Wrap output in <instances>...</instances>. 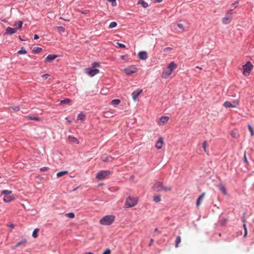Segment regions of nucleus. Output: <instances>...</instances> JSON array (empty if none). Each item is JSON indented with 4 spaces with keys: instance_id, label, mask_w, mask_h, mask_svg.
<instances>
[{
    "instance_id": "obj_4",
    "label": "nucleus",
    "mask_w": 254,
    "mask_h": 254,
    "mask_svg": "<svg viewBox=\"0 0 254 254\" xmlns=\"http://www.w3.org/2000/svg\"><path fill=\"white\" fill-rule=\"evenodd\" d=\"M253 68V64L250 62H247L246 64L243 66V74L245 75H249Z\"/></svg>"
},
{
    "instance_id": "obj_42",
    "label": "nucleus",
    "mask_w": 254,
    "mask_h": 254,
    "mask_svg": "<svg viewBox=\"0 0 254 254\" xmlns=\"http://www.w3.org/2000/svg\"><path fill=\"white\" fill-rule=\"evenodd\" d=\"M112 104L117 105L120 103V100L119 99H114L112 101Z\"/></svg>"
},
{
    "instance_id": "obj_16",
    "label": "nucleus",
    "mask_w": 254,
    "mask_h": 254,
    "mask_svg": "<svg viewBox=\"0 0 254 254\" xmlns=\"http://www.w3.org/2000/svg\"><path fill=\"white\" fill-rule=\"evenodd\" d=\"M58 57L56 55H49L45 59L46 62H51Z\"/></svg>"
},
{
    "instance_id": "obj_21",
    "label": "nucleus",
    "mask_w": 254,
    "mask_h": 254,
    "mask_svg": "<svg viewBox=\"0 0 254 254\" xmlns=\"http://www.w3.org/2000/svg\"><path fill=\"white\" fill-rule=\"evenodd\" d=\"M14 199V197L13 196L5 195L3 197V200L5 202H8Z\"/></svg>"
},
{
    "instance_id": "obj_53",
    "label": "nucleus",
    "mask_w": 254,
    "mask_h": 254,
    "mask_svg": "<svg viewBox=\"0 0 254 254\" xmlns=\"http://www.w3.org/2000/svg\"><path fill=\"white\" fill-rule=\"evenodd\" d=\"M39 39V36L37 34H35L34 36V39L37 40Z\"/></svg>"
},
{
    "instance_id": "obj_6",
    "label": "nucleus",
    "mask_w": 254,
    "mask_h": 254,
    "mask_svg": "<svg viewBox=\"0 0 254 254\" xmlns=\"http://www.w3.org/2000/svg\"><path fill=\"white\" fill-rule=\"evenodd\" d=\"M125 73L129 75L137 71V68L134 65H131L124 69Z\"/></svg>"
},
{
    "instance_id": "obj_15",
    "label": "nucleus",
    "mask_w": 254,
    "mask_h": 254,
    "mask_svg": "<svg viewBox=\"0 0 254 254\" xmlns=\"http://www.w3.org/2000/svg\"><path fill=\"white\" fill-rule=\"evenodd\" d=\"M16 28H13L10 27H7L6 28L4 34L11 35L16 32Z\"/></svg>"
},
{
    "instance_id": "obj_38",
    "label": "nucleus",
    "mask_w": 254,
    "mask_h": 254,
    "mask_svg": "<svg viewBox=\"0 0 254 254\" xmlns=\"http://www.w3.org/2000/svg\"><path fill=\"white\" fill-rule=\"evenodd\" d=\"M207 146V142L206 141H204L202 143V148L204 150V151L206 152V147Z\"/></svg>"
},
{
    "instance_id": "obj_29",
    "label": "nucleus",
    "mask_w": 254,
    "mask_h": 254,
    "mask_svg": "<svg viewBox=\"0 0 254 254\" xmlns=\"http://www.w3.org/2000/svg\"><path fill=\"white\" fill-rule=\"evenodd\" d=\"M219 189L224 194L227 193L226 189L223 185H219Z\"/></svg>"
},
{
    "instance_id": "obj_23",
    "label": "nucleus",
    "mask_w": 254,
    "mask_h": 254,
    "mask_svg": "<svg viewBox=\"0 0 254 254\" xmlns=\"http://www.w3.org/2000/svg\"><path fill=\"white\" fill-rule=\"evenodd\" d=\"M204 196V193H202L197 198V200H196V205H197V206H199L200 205L201 201L203 198Z\"/></svg>"
},
{
    "instance_id": "obj_28",
    "label": "nucleus",
    "mask_w": 254,
    "mask_h": 254,
    "mask_svg": "<svg viewBox=\"0 0 254 254\" xmlns=\"http://www.w3.org/2000/svg\"><path fill=\"white\" fill-rule=\"evenodd\" d=\"M27 243V241L25 239H23L21 241L18 242L15 246V247H18L20 245H25Z\"/></svg>"
},
{
    "instance_id": "obj_52",
    "label": "nucleus",
    "mask_w": 254,
    "mask_h": 254,
    "mask_svg": "<svg viewBox=\"0 0 254 254\" xmlns=\"http://www.w3.org/2000/svg\"><path fill=\"white\" fill-rule=\"evenodd\" d=\"M111 253V251L110 249H107L103 253V254H110Z\"/></svg>"
},
{
    "instance_id": "obj_17",
    "label": "nucleus",
    "mask_w": 254,
    "mask_h": 254,
    "mask_svg": "<svg viewBox=\"0 0 254 254\" xmlns=\"http://www.w3.org/2000/svg\"><path fill=\"white\" fill-rule=\"evenodd\" d=\"M22 24L23 22L22 21H18L17 22H15L14 24V27H15L14 28H16V30L17 29H20L22 27Z\"/></svg>"
},
{
    "instance_id": "obj_8",
    "label": "nucleus",
    "mask_w": 254,
    "mask_h": 254,
    "mask_svg": "<svg viewBox=\"0 0 254 254\" xmlns=\"http://www.w3.org/2000/svg\"><path fill=\"white\" fill-rule=\"evenodd\" d=\"M239 102V101L238 100L234 101L233 103L229 101H226L224 102L223 106L226 108H235L238 105Z\"/></svg>"
},
{
    "instance_id": "obj_44",
    "label": "nucleus",
    "mask_w": 254,
    "mask_h": 254,
    "mask_svg": "<svg viewBox=\"0 0 254 254\" xmlns=\"http://www.w3.org/2000/svg\"><path fill=\"white\" fill-rule=\"evenodd\" d=\"M177 26L178 27V28H179L180 29H181L182 30V31H185V29H184V25L183 24H181V23H178L177 24Z\"/></svg>"
},
{
    "instance_id": "obj_39",
    "label": "nucleus",
    "mask_w": 254,
    "mask_h": 254,
    "mask_svg": "<svg viewBox=\"0 0 254 254\" xmlns=\"http://www.w3.org/2000/svg\"><path fill=\"white\" fill-rule=\"evenodd\" d=\"M248 127L249 130H250V131L251 132V135L253 136L254 135V131L253 127L250 125H249Z\"/></svg>"
},
{
    "instance_id": "obj_33",
    "label": "nucleus",
    "mask_w": 254,
    "mask_h": 254,
    "mask_svg": "<svg viewBox=\"0 0 254 254\" xmlns=\"http://www.w3.org/2000/svg\"><path fill=\"white\" fill-rule=\"evenodd\" d=\"M39 231V229L36 228L34 229L32 233V237L33 238H37L38 237L37 233Z\"/></svg>"
},
{
    "instance_id": "obj_2",
    "label": "nucleus",
    "mask_w": 254,
    "mask_h": 254,
    "mask_svg": "<svg viewBox=\"0 0 254 254\" xmlns=\"http://www.w3.org/2000/svg\"><path fill=\"white\" fill-rule=\"evenodd\" d=\"M153 189L154 191H160L162 190L167 191L171 190V188L164 187L163 183L159 181H157L154 184Z\"/></svg>"
},
{
    "instance_id": "obj_20",
    "label": "nucleus",
    "mask_w": 254,
    "mask_h": 254,
    "mask_svg": "<svg viewBox=\"0 0 254 254\" xmlns=\"http://www.w3.org/2000/svg\"><path fill=\"white\" fill-rule=\"evenodd\" d=\"M137 4L141 5L143 8H146L148 6V3L143 0H139Z\"/></svg>"
},
{
    "instance_id": "obj_5",
    "label": "nucleus",
    "mask_w": 254,
    "mask_h": 254,
    "mask_svg": "<svg viewBox=\"0 0 254 254\" xmlns=\"http://www.w3.org/2000/svg\"><path fill=\"white\" fill-rule=\"evenodd\" d=\"M111 172L109 170H102L98 172L96 175V178L98 180L104 179L106 177L109 175Z\"/></svg>"
},
{
    "instance_id": "obj_40",
    "label": "nucleus",
    "mask_w": 254,
    "mask_h": 254,
    "mask_svg": "<svg viewBox=\"0 0 254 254\" xmlns=\"http://www.w3.org/2000/svg\"><path fill=\"white\" fill-rule=\"evenodd\" d=\"M55 28L59 29L61 32H64L65 31L64 28L61 26H56Z\"/></svg>"
},
{
    "instance_id": "obj_34",
    "label": "nucleus",
    "mask_w": 254,
    "mask_h": 254,
    "mask_svg": "<svg viewBox=\"0 0 254 254\" xmlns=\"http://www.w3.org/2000/svg\"><path fill=\"white\" fill-rule=\"evenodd\" d=\"M17 53L19 55L26 54L27 53V51L23 47H22L20 50L18 51Z\"/></svg>"
},
{
    "instance_id": "obj_55",
    "label": "nucleus",
    "mask_w": 254,
    "mask_h": 254,
    "mask_svg": "<svg viewBox=\"0 0 254 254\" xmlns=\"http://www.w3.org/2000/svg\"><path fill=\"white\" fill-rule=\"evenodd\" d=\"M8 227H9L11 228H13L14 225L13 224H10L9 225H8Z\"/></svg>"
},
{
    "instance_id": "obj_11",
    "label": "nucleus",
    "mask_w": 254,
    "mask_h": 254,
    "mask_svg": "<svg viewBox=\"0 0 254 254\" xmlns=\"http://www.w3.org/2000/svg\"><path fill=\"white\" fill-rule=\"evenodd\" d=\"M169 119V117L167 116H162L158 120V124L159 125H163L167 123Z\"/></svg>"
},
{
    "instance_id": "obj_7",
    "label": "nucleus",
    "mask_w": 254,
    "mask_h": 254,
    "mask_svg": "<svg viewBox=\"0 0 254 254\" xmlns=\"http://www.w3.org/2000/svg\"><path fill=\"white\" fill-rule=\"evenodd\" d=\"M232 18V13L228 11L222 19V22L225 24L230 23Z\"/></svg>"
},
{
    "instance_id": "obj_58",
    "label": "nucleus",
    "mask_w": 254,
    "mask_h": 254,
    "mask_svg": "<svg viewBox=\"0 0 254 254\" xmlns=\"http://www.w3.org/2000/svg\"><path fill=\"white\" fill-rule=\"evenodd\" d=\"M84 254H94L92 252H87V253H85Z\"/></svg>"
},
{
    "instance_id": "obj_51",
    "label": "nucleus",
    "mask_w": 254,
    "mask_h": 254,
    "mask_svg": "<svg viewBox=\"0 0 254 254\" xmlns=\"http://www.w3.org/2000/svg\"><path fill=\"white\" fill-rule=\"evenodd\" d=\"M172 48L170 47H167L164 49L163 51L164 52H168L172 50Z\"/></svg>"
},
{
    "instance_id": "obj_13",
    "label": "nucleus",
    "mask_w": 254,
    "mask_h": 254,
    "mask_svg": "<svg viewBox=\"0 0 254 254\" xmlns=\"http://www.w3.org/2000/svg\"><path fill=\"white\" fill-rule=\"evenodd\" d=\"M163 138L162 137H160L158 140L156 141L155 147L157 149H160L163 144Z\"/></svg>"
},
{
    "instance_id": "obj_1",
    "label": "nucleus",
    "mask_w": 254,
    "mask_h": 254,
    "mask_svg": "<svg viewBox=\"0 0 254 254\" xmlns=\"http://www.w3.org/2000/svg\"><path fill=\"white\" fill-rule=\"evenodd\" d=\"M115 221V216L111 215H106L100 220L101 224L103 225H110Z\"/></svg>"
},
{
    "instance_id": "obj_61",
    "label": "nucleus",
    "mask_w": 254,
    "mask_h": 254,
    "mask_svg": "<svg viewBox=\"0 0 254 254\" xmlns=\"http://www.w3.org/2000/svg\"><path fill=\"white\" fill-rule=\"evenodd\" d=\"M154 230H155V232H157V231H158V229L157 228H155Z\"/></svg>"
},
{
    "instance_id": "obj_22",
    "label": "nucleus",
    "mask_w": 254,
    "mask_h": 254,
    "mask_svg": "<svg viewBox=\"0 0 254 254\" xmlns=\"http://www.w3.org/2000/svg\"><path fill=\"white\" fill-rule=\"evenodd\" d=\"M68 138L70 140V141L72 142H75L76 144L79 143L78 140L76 138L74 137V136H73L72 135H68Z\"/></svg>"
},
{
    "instance_id": "obj_54",
    "label": "nucleus",
    "mask_w": 254,
    "mask_h": 254,
    "mask_svg": "<svg viewBox=\"0 0 254 254\" xmlns=\"http://www.w3.org/2000/svg\"><path fill=\"white\" fill-rule=\"evenodd\" d=\"M93 66H98L99 65V63L97 62H94L93 63Z\"/></svg>"
},
{
    "instance_id": "obj_14",
    "label": "nucleus",
    "mask_w": 254,
    "mask_h": 254,
    "mask_svg": "<svg viewBox=\"0 0 254 254\" xmlns=\"http://www.w3.org/2000/svg\"><path fill=\"white\" fill-rule=\"evenodd\" d=\"M138 56L139 59L141 60H145L147 58V53L144 51L139 52Z\"/></svg>"
},
{
    "instance_id": "obj_64",
    "label": "nucleus",
    "mask_w": 254,
    "mask_h": 254,
    "mask_svg": "<svg viewBox=\"0 0 254 254\" xmlns=\"http://www.w3.org/2000/svg\"><path fill=\"white\" fill-rule=\"evenodd\" d=\"M82 13H84V14L86 13V12H82Z\"/></svg>"
},
{
    "instance_id": "obj_32",
    "label": "nucleus",
    "mask_w": 254,
    "mask_h": 254,
    "mask_svg": "<svg viewBox=\"0 0 254 254\" xmlns=\"http://www.w3.org/2000/svg\"><path fill=\"white\" fill-rule=\"evenodd\" d=\"M12 193V191L9 190H2L1 192V193L2 194L5 195H8Z\"/></svg>"
},
{
    "instance_id": "obj_27",
    "label": "nucleus",
    "mask_w": 254,
    "mask_h": 254,
    "mask_svg": "<svg viewBox=\"0 0 254 254\" xmlns=\"http://www.w3.org/2000/svg\"><path fill=\"white\" fill-rule=\"evenodd\" d=\"M238 1H235V2H234L232 5H231V8H230V9L229 10V12H232V11L238 6Z\"/></svg>"
},
{
    "instance_id": "obj_30",
    "label": "nucleus",
    "mask_w": 254,
    "mask_h": 254,
    "mask_svg": "<svg viewBox=\"0 0 254 254\" xmlns=\"http://www.w3.org/2000/svg\"><path fill=\"white\" fill-rule=\"evenodd\" d=\"M26 118L28 119L31 120H35V121H39L40 120V119L38 117H35L33 116L29 115V116H27L26 117Z\"/></svg>"
},
{
    "instance_id": "obj_59",
    "label": "nucleus",
    "mask_w": 254,
    "mask_h": 254,
    "mask_svg": "<svg viewBox=\"0 0 254 254\" xmlns=\"http://www.w3.org/2000/svg\"><path fill=\"white\" fill-rule=\"evenodd\" d=\"M60 19H63V20H64L65 21H69V20L66 19H64V18H62V17H61Z\"/></svg>"
},
{
    "instance_id": "obj_45",
    "label": "nucleus",
    "mask_w": 254,
    "mask_h": 254,
    "mask_svg": "<svg viewBox=\"0 0 254 254\" xmlns=\"http://www.w3.org/2000/svg\"><path fill=\"white\" fill-rule=\"evenodd\" d=\"M108 1H109L112 3V5L113 6H115L117 5L116 0H107Z\"/></svg>"
},
{
    "instance_id": "obj_37",
    "label": "nucleus",
    "mask_w": 254,
    "mask_h": 254,
    "mask_svg": "<svg viewBox=\"0 0 254 254\" xmlns=\"http://www.w3.org/2000/svg\"><path fill=\"white\" fill-rule=\"evenodd\" d=\"M65 216L69 218H73L75 217L74 214L72 212L66 213Z\"/></svg>"
},
{
    "instance_id": "obj_35",
    "label": "nucleus",
    "mask_w": 254,
    "mask_h": 254,
    "mask_svg": "<svg viewBox=\"0 0 254 254\" xmlns=\"http://www.w3.org/2000/svg\"><path fill=\"white\" fill-rule=\"evenodd\" d=\"M181 237L178 236L176 238V247L177 248L178 247L179 244L181 243Z\"/></svg>"
},
{
    "instance_id": "obj_46",
    "label": "nucleus",
    "mask_w": 254,
    "mask_h": 254,
    "mask_svg": "<svg viewBox=\"0 0 254 254\" xmlns=\"http://www.w3.org/2000/svg\"><path fill=\"white\" fill-rule=\"evenodd\" d=\"M10 108L12 109L15 112L18 111L20 109L19 106L10 107Z\"/></svg>"
},
{
    "instance_id": "obj_49",
    "label": "nucleus",
    "mask_w": 254,
    "mask_h": 254,
    "mask_svg": "<svg viewBox=\"0 0 254 254\" xmlns=\"http://www.w3.org/2000/svg\"><path fill=\"white\" fill-rule=\"evenodd\" d=\"M127 58H128V56L127 55H122L121 56V58L123 60H125L127 59Z\"/></svg>"
},
{
    "instance_id": "obj_19",
    "label": "nucleus",
    "mask_w": 254,
    "mask_h": 254,
    "mask_svg": "<svg viewBox=\"0 0 254 254\" xmlns=\"http://www.w3.org/2000/svg\"><path fill=\"white\" fill-rule=\"evenodd\" d=\"M167 67L169 68L172 72L176 69L177 65L174 62H172Z\"/></svg>"
},
{
    "instance_id": "obj_24",
    "label": "nucleus",
    "mask_w": 254,
    "mask_h": 254,
    "mask_svg": "<svg viewBox=\"0 0 254 254\" xmlns=\"http://www.w3.org/2000/svg\"><path fill=\"white\" fill-rule=\"evenodd\" d=\"M67 173H68V171H61V172L57 173V177L58 178H60V177H61L64 176L65 174H67Z\"/></svg>"
},
{
    "instance_id": "obj_62",
    "label": "nucleus",
    "mask_w": 254,
    "mask_h": 254,
    "mask_svg": "<svg viewBox=\"0 0 254 254\" xmlns=\"http://www.w3.org/2000/svg\"><path fill=\"white\" fill-rule=\"evenodd\" d=\"M196 68H199V69H201V67H199V66H197L196 67Z\"/></svg>"
},
{
    "instance_id": "obj_25",
    "label": "nucleus",
    "mask_w": 254,
    "mask_h": 254,
    "mask_svg": "<svg viewBox=\"0 0 254 254\" xmlns=\"http://www.w3.org/2000/svg\"><path fill=\"white\" fill-rule=\"evenodd\" d=\"M42 48L38 47H34L33 49V53L38 54L42 51Z\"/></svg>"
},
{
    "instance_id": "obj_3",
    "label": "nucleus",
    "mask_w": 254,
    "mask_h": 254,
    "mask_svg": "<svg viewBox=\"0 0 254 254\" xmlns=\"http://www.w3.org/2000/svg\"><path fill=\"white\" fill-rule=\"evenodd\" d=\"M137 201V198L136 197H133L128 196L126 199L125 202V206L126 208H129L134 206Z\"/></svg>"
},
{
    "instance_id": "obj_63",
    "label": "nucleus",
    "mask_w": 254,
    "mask_h": 254,
    "mask_svg": "<svg viewBox=\"0 0 254 254\" xmlns=\"http://www.w3.org/2000/svg\"><path fill=\"white\" fill-rule=\"evenodd\" d=\"M67 122H68V123H70L71 122V121H70V120H67Z\"/></svg>"
},
{
    "instance_id": "obj_18",
    "label": "nucleus",
    "mask_w": 254,
    "mask_h": 254,
    "mask_svg": "<svg viewBox=\"0 0 254 254\" xmlns=\"http://www.w3.org/2000/svg\"><path fill=\"white\" fill-rule=\"evenodd\" d=\"M245 215V214H244ZM242 222L243 223V227L244 229V237H246L247 235V230L246 228V220L245 219V215H244L242 218Z\"/></svg>"
},
{
    "instance_id": "obj_9",
    "label": "nucleus",
    "mask_w": 254,
    "mask_h": 254,
    "mask_svg": "<svg viewBox=\"0 0 254 254\" xmlns=\"http://www.w3.org/2000/svg\"><path fill=\"white\" fill-rule=\"evenodd\" d=\"M172 73V71L167 67L165 68L162 72V77L164 78H168Z\"/></svg>"
},
{
    "instance_id": "obj_26",
    "label": "nucleus",
    "mask_w": 254,
    "mask_h": 254,
    "mask_svg": "<svg viewBox=\"0 0 254 254\" xmlns=\"http://www.w3.org/2000/svg\"><path fill=\"white\" fill-rule=\"evenodd\" d=\"M85 116L83 113H80L78 115L77 119V120H85Z\"/></svg>"
},
{
    "instance_id": "obj_10",
    "label": "nucleus",
    "mask_w": 254,
    "mask_h": 254,
    "mask_svg": "<svg viewBox=\"0 0 254 254\" xmlns=\"http://www.w3.org/2000/svg\"><path fill=\"white\" fill-rule=\"evenodd\" d=\"M142 92V89H138L135 91H134L131 94L133 100L134 101H136L138 98V96Z\"/></svg>"
},
{
    "instance_id": "obj_41",
    "label": "nucleus",
    "mask_w": 254,
    "mask_h": 254,
    "mask_svg": "<svg viewBox=\"0 0 254 254\" xmlns=\"http://www.w3.org/2000/svg\"><path fill=\"white\" fill-rule=\"evenodd\" d=\"M117 25V23L116 22H112L110 23L109 27L110 28H113L116 27Z\"/></svg>"
},
{
    "instance_id": "obj_47",
    "label": "nucleus",
    "mask_w": 254,
    "mask_h": 254,
    "mask_svg": "<svg viewBox=\"0 0 254 254\" xmlns=\"http://www.w3.org/2000/svg\"><path fill=\"white\" fill-rule=\"evenodd\" d=\"M110 159H111V157H103V158H102V160H103L104 162H106V161H110Z\"/></svg>"
},
{
    "instance_id": "obj_43",
    "label": "nucleus",
    "mask_w": 254,
    "mask_h": 254,
    "mask_svg": "<svg viewBox=\"0 0 254 254\" xmlns=\"http://www.w3.org/2000/svg\"><path fill=\"white\" fill-rule=\"evenodd\" d=\"M117 47H118L119 48H126L125 45H124L123 44L117 42Z\"/></svg>"
},
{
    "instance_id": "obj_36",
    "label": "nucleus",
    "mask_w": 254,
    "mask_h": 254,
    "mask_svg": "<svg viewBox=\"0 0 254 254\" xmlns=\"http://www.w3.org/2000/svg\"><path fill=\"white\" fill-rule=\"evenodd\" d=\"M153 200L155 202H159L161 200L160 195H158L154 196L153 197Z\"/></svg>"
},
{
    "instance_id": "obj_31",
    "label": "nucleus",
    "mask_w": 254,
    "mask_h": 254,
    "mask_svg": "<svg viewBox=\"0 0 254 254\" xmlns=\"http://www.w3.org/2000/svg\"><path fill=\"white\" fill-rule=\"evenodd\" d=\"M70 101L71 100L69 99L65 98L63 100H61L60 101V104H67L70 103Z\"/></svg>"
},
{
    "instance_id": "obj_12",
    "label": "nucleus",
    "mask_w": 254,
    "mask_h": 254,
    "mask_svg": "<svg viewBox=\"0 0 254 254\" xmlns=\"http://www.w3.org/2000/svg\"><path fill=\"white\" fill-rule=\"evenodd\" d=\"M88 70L87 73L91 77H92L94 76L95 75L99 73V70L98 69H91V68H88L87 69Z\"/></svg>"
},
{
    "instance_id": "obj_50",
    "label": "nucleus",
    "mask_w": 254,
    "mask_h": 254,
    "mask_svg": "<svg viewBox=\"0 0 254 254\" xmlns=\"http://www.w3.org/2000/svg\"><path fill=\"white\" fill-rule=\"evenodd\" d=\"M49 168L48 167H44L40 168V170L41 171H47Z\"/></svg>"
},
{
    "instance_id": "obj_60",
    "label": "nucleus",
    "mask_w": 254,
    "mask_h": 254,
    "mask_svg": "<svg viewBox=\"0 0 254 254\" xmlns=\"http://www.w3.org/2000/svg\"><path fill=\"white\" fill-rule=\"evenodd\" d=\"M19 39H20V40L23 41L20 36L19 37Z\"/></svg>"
},
{
    "instance_id": "obj_57",
    "label": "nucleus",
    "mask_w": 254,
    "mask_h": 254,
    "mask_svg": "<svg viewBox=\"0 0 254 254\" xmlns=\"http://www.w3.org/2000/svg\"><path fill=\"white\" fill-rule=\"evenodd\" d=\"M154 2L160 3L163 1V0H154Z\"/></svg>"
},
{
    "instance_id": "obj_48",
    "label": "nucleus",
    "mask_w": 254,
    "mask_h": 254,
    "mask_svg": "<svg viewBox=\"0 0 254 254\" xmlns=\"http://www.w3.org/2000/svg\"><path fill=\"white\" fill-rule=\"evenodd\" d=\"M49 76L50 75L48 74H44L42 75V77L45 79H47Z\"/></svg>"
},
{
    "instance_id": "obj_56",
    "label": "nucleus",
    "mask_w": 254,
    "mask_h": 254,
    "mask_svg": "<svg viewBox=\"0 0 254 254\" xmlns=\"http://www.w3.org/2000/svg\"><path fill=\"white\" fill-rule=\"evenodd\" d=\"M244 160L245 162L247 163L248 162V161H247V158H246V155H245L244 156Z\"/></svg>"
}]
</instances>
